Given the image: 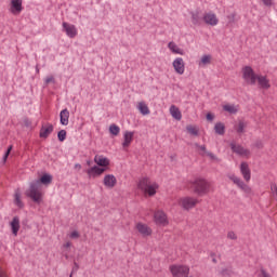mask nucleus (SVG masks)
I'll use <instances>...</instances> for the list:
<instances>
[{"label": "nucleus", "instance_id": "1", "mask_svg": "<svg viewBox=\"0 0 277 277\" xmlns=\"http://www.w3.org/2000/svg\"><path fill=\"white\" fill-rule=\"evenodd\" d=\"M53 181V176L51 174L45 173L39 180H35L30 183L29 188L26 192V196L31 198L36 205H40L42 202V185H51Z\"/></svg>", "mask_w": 277, "mask_h": 277}, {"label": "nucleus", "instance_id": "2", "mask_svg": "<svg viewBox=\"0 0 277 277\" xmlns=\"http://www.w3.org/2000/svg\"><path fill=\"white\" fill-rule=\"evenodd\" d=\"M242 72H243V79L247 83H249L250 85H254L258 81L260 88H262L263 90H268L269 80H267L265 76H256V74H254V70L251 69V67L249 66H246Z\"/></svg>", "mask_w": 277, "mask_h": 277}, {"label": "nucleus", "instance_id": "3", "mask_svg": "<svg viewBox=\"0 0 277 277\" xmlns=\"http://www.w3.org/2000/svg\"><path fill=\"white\" fill-rule=\"evenodd\" d=\"M94 162L97 166H93L91 169H89L87 174H89V176H101V174L107 170V167L109 166V159H107L105 156L96 155L94 157Z\"/></svg>", "mask_w": 277, "mask_h": 277}, {"label": "nucleus", "instance_id": "4", "mask_svg": "<svg viewBox=\"0 0 277 277\" xmlns=\"http://www.w3.org/2000/svg\"><path fill=\"white\" fill-rule=\"evenodd\" d=\"M158 187L159 185H157V183H153L148 177H143L138 182V189H142L144 194H147V196H155Z\"/></svg>", "mask_w": 277, "mask_h": 277}, {"label": "nucleus", "instance_id": "5", "mask_svg": "<svg viewBox=\"0 0 277 277\" xmlns=\"http://www.w3.org/2000/svg\"><path fill=\"white\" fill-rule=\"evenodd\" d=\"M189 186L195 192V194H198V196H202L209 192V182L202 179H197L194 182H190Z\"/></svg>", "mask_w": 277, "mask_h": 277}, {"label": "nucleus", "instance_id": "6", "mask_svg": "<svg viewBox=\"0 0 277 277\" xmlns=\"http://www.w3.org/2000/svg\"><path fill=\"white\" fill-rule=\"evenodd\" d=\"M170 269L174 277H187L189 275V267L185 265H172Z\"/></svg>", "mask_w": 277, "mask_h": 277}, {"label": "nucleus", "instance_id": "7", "mask_svg": "<svg viewBox=\"0 0 277 277\" xmlns=\"http://www.w3.org/2000/svg\"><path fill=\"white\" fill-rule=\"evenodd\" d=\"M203 22L206 25H211V27H215L220 23L217 16L213 12H208L203 15Z\"/></svg>", "mask_w": 277, "mask_h": 277}, {"label": "nucleus", "instance_id": "8", "mask_svg": "<svg viewBox=\"0 0 277 277\" xmlns=\"http://www.w3.org/2000/svg\"><path fill=\"white\" fill-rule=\"evenodd\" d=\"M154 219L156 224H159L160 226H166V224H168V216H166V212L161 210L154 213Z\"/></svg>", "mask_w": 277, "mask_h": 277}, {"label": "nucleus", "instance_id": "9", "mask_svg": "<svg viewBox=\"0 0 277 277\" xmlns=\"http://www.w3.org/2000/svg\"><path fill=\"white\" fill-rule=\"evenodd\" d=\"M197 203H198V200L192 197H184L181 199V202H180L183 209H186V210L194 209V207H196Z\"/></svg>", "mask_w": 277, "mask_h": 277}, {"label": "nucleus", "instance_id": "10", "mask_svg": "<svg viewBox=\"0 0 277 277\" xmlns=\"http://www.w3.org/2000/svg\"><path fill=\"white\" fill-rule=\"evenodd\" d=\"M10 12L15 15L23 12V0H11Z\"/></svg>", "mask_w": 277, "mask_h": 277}, {"label": "nucleus", "instance_id": "11", "mask_svg": "<svg viewBox=\"0 0 277 277\" xmlns=\"http://www.w3.org/2000/svg\"><path fill=\"white\" fill-rule=\"evenodd\" d=\"M63 29L69 38H75V36H77V28L72 24L64 22Z\"/></svg>", "mask_w": 277, "mask_h": 277}, {"label": "nucleus", "instance_id": "12", "mask_svg": "<svg viewBox=\"0 0 277 277\" xmlns=\"http://www.w3.org/2000/svg\"><path fill=\"white\" fill-rule=\"evenodd\" d=\"M173 68L179 75H183V72H185V63L183 62V58H175L173 62Z\"/></svg>", "mask_w": 277, "mask_h": 277}, {"label": "nucleus", "instance_id": "13", "mask_svg": "<svg viewBox=\"0 0 277 277\" xmlns=\"http://www.w3.org/2000/svg\"><path fill=\"white\" fill-rule=\"evenodd\" d=\"M12 234L16 237L18 235V230H21V219L18 216H14L10 223Z\"/></svg>", "mask_w": 277, "mask_h": 277}, {"label": "nucleus", "instance_id": "14", "mask_svg": "<svg viewBox=\"0 0 277 277\" xmlns=\"http://www.w3.org/2000/svg\"><path fill=\"white\" fill-rule=\"evenodd\" d=\"M229 146H230L233 153H236V155H242V156L250 155V151H248V149L243 148L241 145H237L235 143H230Z\"/></svg>", "mask_w": 277, "mask_h": 277}, {"label": "nucleus", "instance_id": "15", "mask_svg": "<svg viewBox=\"0 0 277 277\" xmlns=\"http://www.w3.org/2000/svg\"><path fill=\"white\" fill-rule=\"evenodd\" d=\"M69 118H70V111H68V108H65L60 113V120L63 127H68Z\"/></svg>", "mask_w": 277, "mask_h": 277}, {"label": "nucleus", "instance_id": "16", "mask_svg": "<svg viewBox=\"0 0 277 277\" xmlns=\"http://www.w3.org/2000/svg\"><path fill=\"white\" fill-rule=\"evenodd\" d=\"M52 133H53V124L48 123L47 126H42L39 135L40 137H43L44 140H47V137H49V135Z\"/></svg>", "mask_w": 277, "mask_h": 277}, {"label": "nucleus", "instance_id": "17", "mask_svg": "<svg viewBox=\"0 0 277 277\" xmlns=\"http://www.w3.org/2000/svg\"><path fill=\"white\" fill-rule=\"evenodd\" d=\"M133 135H135L134 132L126 131L123 134V148H129L131 146V142H133Z\"/></svg>", "mask_w": 277, "mask_h": 277}, {"label": "nucleus", "instance_id": "18", "mask_svg": "<svg viewBox=\"0 0 277 277\" xmlns=\"http://www.w3.org/2000/svg\"><path fill=\"white\" fill-rule=\"evenodd\" d=\"M240 172H241L245 181H247V183H248L251 179V173H250V168L248 167V164L246 162H241Z\"/></svg>", "mask_w": 277, "mask_h": 277}, {"label": "nucleus", "instance_id": "19", "mask_svg": "<svg viewBox=\"0 0 277 277\" xmlns=\"http://www.w3.org/2000/svg\"><path fill=\"white\" fill-rule=\"evenodd\" d=\"M136 229L138 230V233L143 236V237H148V235H150V233H153L148 225L146 224H142V223H138L136 225Z\"/></svg>", "mask_w": 277, "mask_h": 277}, {"label": "nucleus", "instance_id": "20", "mask_svg": "<svg viewBox=\"0 0 277 277\" xmlns=\"http://www.w3.org/2000/svg\"><path fill=\"white\" fill-rule=\"evenodd\" d=\"M104 185L106 187H115L116 186V176L108 174L104 177Z\"/></svg>", "mask_w": 277, "mask_h": 277}, {"label": "nucleus", "instance_id": "21", "mask_svg": "<svg viewBox=\"0 0 277 277\" xmlns=\"http://www.w3.org/2000/svg\"><path fill=\"white\" fill-rule=\"evenodd\" d=\"M170 114L175 120H181L182 118L181 110H179V107H176L175 105H172L170 107Z\"/></svg>", "mask_w": 277, "mask_h": 277}, {"label": "nucleus", "instance_id": "22", "mask_svg": "<svg viewBox=\"0 0 277 277\" xmlns=\"http://www.w3.org/2000/svg\"><path fill=\"white\" fill-rule=\"evenodd\" d=\"M229 179L233 181V183H235V185L239 186L240 189H246L248 187V185H246V183H243V181L236 175H230Z\"/></svg>", "mask_w": 277, "mask_h": 277}, {"label": "nucleus", "instance_id": "23", "mask_svg": "<svg viewBox=\"0 0 277 277\" xmlns=\"http://www.w3.org/2000/svg\"><path fill=\"white\" fill-rule=\"evenodd\" d=\"M137 109L143 116H148V114H150L148 106L143 102L138 103Z\"/></svg>", "mask_w": 277, "mask_h": 277}, {"label": "nucleus", "instance_id": "24", "mask_svg": "<svg viewBox=\"0 0 277 277\" xmlns=\"http://www.w3.org/2000/svg\"><path fill=\"white\" fill-rule=\"evenodd\" d=\"M203 17L198 14V12L192 14L193 25H202Z\"/></svg>", "mask_w": 277, "mask_h": 277}, {"label": "nucleus", "instance_id": "25", "mask_svg": "<svg viewBox=\"0 0 277 277\" xmlns=\"http://www.w3.org/2000/svg\"><path fill=\"white\" fill-rule=\"evenodd\" d=\"M214 131L217 135H224L226 128L224 127V123L219 122L214 126Z\"/></svg>", "mask_w": 277, "mask_h": 277}, {"label": "nucleus", "instance_id": "26", "mask_svg": "<svg viewBox=\"0 0 277 277\" xmlns=\"http://www.w3.org/2000/svg\"><path fill=\"white\" fill-rule=\"evenodd\" d=\"M248 127V123L245 121H239L238 124L236 126V131L239 135H241V133H245L246 128Z\"/></svg>", "mask_w": 277, "mask_h": 277}, {"label": "nucleus", "instance_id": "27", "mask_svg": "<svg viewBox=\"0 0 277 277\" xmlns=\"http://www.w3.org/2000/svg\"><path fill=\"white\" fill-rule=\"evenodd\" d=\"M14 202L16 207H18L19 209H23L24 205H23V201L21 200V192L18 190L15 192Z\"/></svg>", "mask_w": 277, "mask_h": 277}, {"label": "nucleus", "instance_id": "28", "mask_svg": "<svg viewBox=\"0 0 277 277\" xmlns=\"http://www.w3.org/2000/svg\"><path fill=\"white\" fill-rule=\"evenodd\" d=\"M168 47H169L170 51H172V53H176L179 55L183 54V52H181V50H180L179 45H176V43L169 42Z\"/></svg>", "mask_w": 277, "mask_h": 277}, {"label": "nucleus", "instance_id": "29", "mask_svg": "<svg viewBox=\"0 0 277 277\" xmlns=\"http://www.w3.org/2000/svg\"><path fill=\"white\" fill-rule=\"evenodd\" d=\"M224 111H228V114H237V108L233 105H224Z\"/></svg>", "mask_w": 277, "mask_h": 277}, {"label": "nucleus", "instance_id": "30", "mask_svg": "<svg viewBox=\"0 0 277 277\" xmlns=\"http://www.w3.org/2000/svg\"><path fill=\"white\" fill-rule=\"evenodd\" d=\"M109 131H110L111 135H118L120 133V127H118L116 124H111L109 127Z\"/></svg>", "mask_w": 277, "mask_h": 277}, {"label": "nucleus", "instance_id": "31", "mask_svg": "<svg viewBox=\"0 0 277 277\" xmlns=\"http://www.w3.org/2000/svg\"><path fill=\"white\" fill-rule=\"evenodd\" d=\"M195 147L199 150L200 155H207V147L205 145L196 143Z\"/></svg>", "mask_w": 277, "mask_h": 277}, {"label": "nucleus", "instance_id": "32", "mask_svg": "<svg viewBox=\"0 0 277 277\" xmlns=\"http://www.w3.org/2000/svg\"><path fill=\"white\" fill-rule=\"evenodd\" d=\"M57 137H58L60 142H65L66 141V130L58 131Z\"/></svg>", "mask_w": 277, "mask_h": 277}, {"label": "nucleus", "instance_id": "33", "mask_svg": "<svg viewBox=\"0 0 277 277\" xmlns=\"http://www.w3.org/2000/svg\"><path fill=\"white\" fill-rule=\"evenodd\" d=\"M221 276H233V269L230 268H222L220 271Z\"/></svg>", "mask_w": 277, "mask_h": 277}, {"label": "nucleus", "instance_id": "34", "mask_svg": "<svg viewBox=\"0 0 277 277\" xmlns=\"http://www.w3.org/2000/svg\"><path fill=\"white\" fill-rule=\"evenodd\" d=\"M10 153H12V146H9L4 156H3V163L8 161V158L10 157Z\"/></svg>", "mask_w": 277, "mask_h": 277}, {"label": "nucleus", "instance_id": "35", "mask_svg": "<svg viewBox=\"0 0 277 277\" xmlns=\"http://www.w3.org/2000/svg\"><path fill=\"white\" fill-rule=\"evenodd\" d=\"M187 131L190 133V135H198V130L192 126L187 127Z\"/></svg>", "mask_w": 277, "mask_h": 277}, {"label": "nucleus", "instance_id": "36", "mask_svg": "<svg viewBox=\"0 0 277 277\" xmlns=\"http://www.w3.org/2000/svg\"><path fill=\"white\" fill-rule=\"evenodd\" d=\"M266 8H272L274 5V0H261Z\"/></svg>", "mask_w": 277, "mask_h": 277}, {"label": "nucleus", "instance_id": "37", "mask_svg": "<svg viewBox=\"0 0 277 277\" xmlns=\"http://www.w3.org/2000/svg\"><path fill=\"white\" fill-rule=\"evenodd\" d=\"M211 62V56L205 55L201 57V64H209Z\"/></svg>", "mask_w": 277, "mask_h": 277}, {"label": "nucleus", "instance_id": "38", "mask_svg": "<svg viewBox=\"0 0 277 277\" xmlns=\"http://www.w3.org/2000/svg\"><path fill=\"white\" fill-rule=\"evenodd\" d=\"M70 238H71V239H79V232L74 230V232L70 234Z\"/></svg>", "mask_w": 277, "mask_h": 277}, {"label": "nucleus", "instance_id": "39", "mask_svg": "<svg viewBox=\"0 0 277 277\" xmlns=\"http://www.w3.org/2000/svg\"><path fill=\"white\" fill-rule=\"evenodd\" d=\"M79 269V264L78 263H75L74 267H72V271H71V274L69 277H72V274H76V272H78Z\"/></svg>", "mask_w": 277, "mask_h": 277}, {"label": "nucleus", "instance_id": "40", "mask_svg": "<svg viewBox=\"0 0 277 277\" xmlns=\"http://www.w3.org/2000/svg\"><path fill=\"white\" fill-rule=\"evenodd\" d=\"M259 277H272L265 269H261V273L259 274Z\"/></svg>", "mask_w": 277, "mask_h": 277}, {"label": "nucleus", "instance_id": "41", "mask_svg": "<svg viewBox=\"0 0 277 277\" xmlns=\"http://www.w3.org/2000/svg\"><path fill=\"white\" fill-rule=\"evenodd\" d=\"M255 148H263V141H256L254 144Z\"/></svg>", "mask_w": 277, "mask_h": 277}, {"label": "nucleus", "instance_id": "42", "mask_svg": "<svg viewBox=\"0 0 277 277\" xmlns=\"http://www.w3.org/2000/svg\"><path fill=\"white\" fill-rule=\"evenodd\" d=\"M228 239H237V235H235L233 232H229L227 234Z\"/></svg>", "mask_w": 277, "mask_h": 277}, {"label": "nucleus", "instance_id": "43", "mask_svg": "<svg viewBox=\"0 0 277 277\" xmlns=\"http://www.w3.org/2000/svg\"><path fill=\"white\" fill-rule=\"evenodd\" d=\"M271 189H272V192H274V194H276V196H277V184H272V185H271Z\"/></svg>", "mask_w": 277, "mask_h": 277}, {"label": "nucleus", "instance_id": "44", "mask_svg": "<svg viewBox=\"0 0 277 277\" xmlns=\"http://www.w3.org/2000/svg\"><path fill=\"white\" fill-rule=\"evenodd\" d=\"M206 118H207V120H210V121H211V120H213L214 117H213V114L208 113L207 116H206Z\"/></svg>", "mask_w": 277, "mask_h": 277}, {"label": "nucleus", "instance_id": "45", "mask_svg": "<svg viewBox=\"0 0 277 277\" xmlns=\"http://www.w3.org/2000/svg\"><path fill=\"white\" fill-rule=\"evenodd\" d=\"M52 81H53V77H49L45 79V83H52Z\"/></svg>", "mask_w": 277, "mask_h": 277}, {"label": "nucleus", "instance_id": "46", "mask_svg": "<svg viewBox=\"0 0 277 277\" xmlns=\"http://www.w3.org/2000/svg\"><path fill=\"white\" fill-rule=\"evenodd\" d=\"M206 155H208V157H210V158H212V159H215V155H213L212 153L207 151Z\"/></svg>", "mask_w": 277, "mask_h": 277}, {"label": "nucleus", "instance_id": "47", "mask_svg": "<svg viewBox=\"0 0 277 277\" xmlns=\"http://www.w3.org/2000/svg\"><path fill=\"white\" fill-rule=\"evenodd\" d=\"M0 277H8V275L5 274V272L0 271Z\"/></svg>", "mask_w": 277, "mask_h": 277}, {"label": "nucleus", "instance_id": "48", "mask_svg": "<svg viewBox=\"0 0 277 277\" xmlns=\"http://www.w3.org/2000/svg\"><path fill=\"white\" fill-rule=\"evenodd\" d=\"M70 246H71L70 242H66V243L64 245V248H70Z\"/></svg>", "mask_w": 277, "mask_h": 277}, {"label": "nucleus", "instance_id": "49", "mask_svg": "<svg viewBox=\"0 0 277 277\" xmlns=\"http://www.w3.org/2000/svg\"><path fill=\"white\" fill-rule=\"evenodd\" d=\"M75 168H78L79 170H81V164H76Z\"/></svg>", "mask_w": 277, "mask_h": 277}, {"label": "nucleus", "instance_id": "50", "mask_svg": "<svg viewBox=\"0 0 277 277\" xmlns=\"http://www.w3.org/2000/svg\"><path fill=\"white\" fill-rule=\"evenodd\" d=\"M87 166H92V161H87Z\"/></svg>", "mask_w": 277, "mask_h": 277}, {"label": "nucleus", "instance_id": "51", "mask_svg": "<svg viewBox=\"0 0 277 277\" xmlns=\"http://www.w3.org/2000/svg\"><path fill=\"white\" fill-rule=\"evenodd\" d=\"M228 18H229V21H233L234 15H229Z\"/></svg>", "mask_w": 277, "mask_h": 277}, {"label": "nucleus", "instance_id": "52", "mask_svg": "<svg viewBox=\"0 0 277 277\" xmlns=\"http://www.w3.org/2000/svg\"><path fill=\"white\" fill-rule=\"evenodd\" d=\"M212 261H213V263H217V261L215 260V258H214V259H212Z\"/></svg>", "mask_w": 277, "mask_h": 277}]
</instances>
